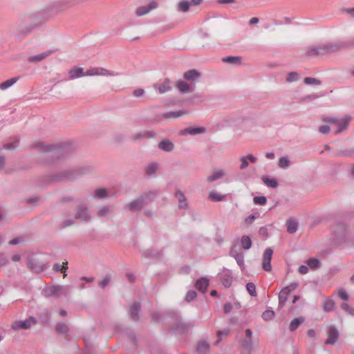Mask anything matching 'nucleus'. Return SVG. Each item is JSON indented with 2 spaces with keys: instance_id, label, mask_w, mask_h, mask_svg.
Wrapping results in <instances>:
<instances>
[{
  "instance_id": "25",
  "label": "nucleus",
  "mask_w": 354,
  "mask_h": 354,
  "mask_svg": "<svg viewBox=\"0 0 354 354\" xmlns=\"http://www.w3.org/2000/svg\"><path fill=\"white\" fill-rule=\"evenodd\" d=\"M307 265L312 269L317 268L320 266V261L319 259L315 258L309 259L306 261Z\"/></svg>"
},
{
  "instance_id": "29",
  "label": "nucleus",
  "mask_w": 354,
  "mask_h": 354,
  "mask_svg": "<svg viewBox=\"0 0 354 354\" xmlns=\"http://www.w3.org/2000/svg\"><path fill=\"white\" fill-rule=\"evenodd\" d=\"M77 217L82 220H86L88 218L86 208H80L77 212Z\"/></svg>"
},
{
  "instance_id": "49",
  "label": "nucleus",
  "mask_w": 354,
  "mask_h": 354,
  "mask_svg": "<svg viewBox=\"0 0 354 354\" xmlns=\"http://www.w3.org/2000/svg\"><path fill=\"white\" fill-rule=\"evenodd\" d=\"M144 93H145V91L142 88H138V89L134 90V91H133V95L136 97H140V96L143 95Z\"/></svg>"
},
{
  "instance_id": "9",
  "label": "nucleus",
  "mask_w": 354,
  "mask_h": 354,
  "mask_svg": "<svg viewBox=\"0 0 354 354\" xmlns=\"http://www.w3.org/2000/svg\"><path fill=\"white\" fill-rule=\"evenodd\" d=\"M144 203V200L142 198H139L131 202L127 205L129 209L131 211H136L141 209Z\"/></svg>"
},
{
  "instance_id": "54",
  "label": "nucleus",
  "mask_w": 354,
  "mask_h": 354,
  "mask_svg": "<svg viewBox=\"0 0 354 354\" xmlns=\"http://www.w3.org/2000/svg\"><path fill=\"white\" fill-rule=\"evenodd\" d=\"M259 234L263 236L268 235V230L266 227H261L259 231Z\"/></svg>"
},
{
  "instance_id": "57",
  "label": "nucleus",
  "mask_w": 354,
  "mask_h": 354,
  "mask_svg": "<svg viewBox=\"0 0 354 354\" xmlns=\"http://www.w3.org/2000/svg\"><path fill=\"white\" fill-rule=\"evenodd\" d=\"M229 333L228 330H218L217 332V335L220 337L221 335H227Z\"/></svg>"
},
{
  "instance_id": "17",
  "label": "nucleus",
  "mask_w": 354,
  "mask_h": 354,
  "mask_svg": "<svg viewBox=\"0 0 354 354\" xmlns=\"http://www.w3.org/2000/svg\"><path fill=\"white\" fill-rule=\"evenodd\" d=\"M183 77L187 80H194L200 77V73L196 70H189L184 73Z\"/></svg>"
},
{
  "instance_id": "4",
  "label": "nucleus",
  "mask_w": 354,
  "mask_h": 354,
  "mask_svg": "<svg viewBox=\"0 0 354 354\" xmlns=\"http://www.w3.org/2000/svg\"><path fill=\"white\" fill-rule=\"evenodd\" d=\"M298 284L297 283H292L280 291L279 294V305H283L285 304L287 301L289 293L295 290Z\"/></svg>"
},
{
  "instance_id": "59",
  "label": "nucleus",
  "mask_w": 354,
  "mask_h": 354,
  "mask_svg": "<svg viewBox=\"0 0 354 354\" xmlns=\"http://www.w3.org/2000/svg\"><path fill=\"white\" fill-rule=\"evenodd\" d=\"M259 22V19L257 17H252L250 20V24L251 25L257 24Z\"/></svg>"
},
{
  "instance_id": "62",
  "label": "nucleus",
  "mask_w": 354,
  "mask_h": 354,
  "mask_svg": "<svg viewBox=\"0 0 354 354\" xmlns=\"http://www.w3.org/2000/svg\"><path fill=\"white\" fill-rule=\"evenodd\" d=\"M203 0H192L191 4L198 5L202 2Z\"/></svg>"
},
{
  "instance_id": "20",
  "label": "nucleus",
  "mask_w": 354,
  "mask_h": 354,
  "mask_svg": "<svg viewBox=\"0 0 354 354\" xmlns=\"http://www.w3.org/2000/svg\"><path fill=\"white\" fill-rule=\"evenodd\" d=\"M222 61L228 64H241V57H239L228 56L222 58Z\"/></svg>"
},
{
  "instance_id": "64",
  "label": "nucleus",
  "mask_w": 354,
  "mask_h": 354,
  "mask_svg": "<svg viewBox=\"0 0 354 354\" xmlns=\"http://www.w3.org/2000/svg\"><path fill=\"white\" fill-rule=\"evenodd\" d=\"M346 12L350 14L352 17H354V8L346 10Z\"/></svg>"
},
{
  "instance_id": "45",
  "label": "nucleus",
  "mask_w": 354,
  "mask_h": 354,
  "mask_svg": "<svg viewBox=\"0 0 354 354\" xmlns=\"http://www.w3.org/2000/svg\"><path fill=\"white\" fill-rule=\"evenodd\" d=\"M208 348H209V345L205 342H201L198 344V349L199 351H205Z\"/></svg>"
},
{
  "instance_id": "39",
  "label": "nucleus",
  "mask_w": 354,
  "mask_h": 354,
  "mask_svg": "<svg viewBox=\"0 0 354 354\" xmlns=\"http://www.w3.org/2000/svg\"><path fill=\"white\" fill-rule=\"evenodd\" d=\"M304 82L306 84H320V81L313 77H306Z\"/></svg>"
},
{
  "instance_id": "15",
  "label": "nucleus",
  "mask_w": 354,
  "mask_h": 354,
  "mask_svg": "<svg viewBox=\"0 0 354 354\" xmlns=\"http://www.w3.org/2000/svg\"><path fill=\"white\" fill-rule=\"evenodd\" d=\"M225 175V172L222 169L215 170L213 174L207 178V180L209 183L216 180L222 178Z\"/></svg>"
},
{
  "instance_id": "44",
  "label": "nucleus",
  "mask_w": 354,
  "mask_h": 354,
  "mask_svg": "<svg viewBox=\"0 0 354 354\" xmlns=\"http://www.w3.org/2000/svg\"><path fill=\"white\" fill-rule=\"evenodd\" d=\"M338 295L343 300H347L348 298L346 292L344 289H340L338 290Z\"/></svg>"
},
{
  "instance_id": "37",
  "label": "nucleus",
  "mask_w": 354,
  "mask_h": 354,
  "mask_svg": "<svg viewBox=\"0 0 354 354\" xmlns=\"http://www.w3.org/2000/svg\"><path fill=\"white\" fill-rule=\"evenodd\" d=\"M247 290L252 296H256V287L253 283H248L246 286Z\"/></svg>"
},
{
  "instance_id": "23",
  "label": "nucleus",
  "mask_w": 354,
  "mask_h": 354,
  "mask_svg": "<svg viewBox=\"0 0 354 354\" xmlns=\"http://www.w3.org/2000/svg\"><path fill=\"white\" fill-rule=\"evenodd\" d=\"M205 129L203 127H198V128H192V129H187L184 131L183 134H197V133H201L205 132Z\"/></svg>"
},
{
  "instance_id": "19",
  "label": "nucleus",
  "mask_w": 354,
  "mask_h": 354,
  "mask_svg": "<svg viewBox=\"0 0 354 354\" xmlns=\"http://www.w3.org/2000/svg\"><path fill=\"white\" fill-rule=\"evenodd\" d=\"M176 197L178 201V205L180 208H185L187 207V203L183 194L181 192H176L175 194Z\"/></svg>"
},
{
  "instance_id": "6",
  "label": "nucleus",
  "mask_w": 354,
  "mask_h": 354,
  "mask_svg": "<svg viewBox=\"0 0 354 354\" xmlns=\"http://www.w3.org/2000/svg\"><path fill=\"white\" fill-rule=\"evenodd\" d=\"M272 253L273 251L270 248H267L263 253L262 267L266 271H270L272 270L270 261L272 259Z\"/></svg>"
},
{
  "instance_id": "27",
  "label": "nucleus",
  "mask_w": 354,
  "mask_h": 354,
  "mask_svg": "<svg viewBox=\"0 0 354 354\" xmlns=\"http://www.w3.org/2000/svg\"><path fill=\"white\" fill-rule=\"evenodd\" d=\"M335 307V302L330 299H326L323 303V308L325 311H330Z\"/></svg>"
},
{
  "instance_id": "26",
  "label": "nucleus",
  "mask_w": 354,
  "mask_h": 354,
  "mask_svg": "<svg viewBox=\"0 0 354 354\" xmlns=\"http://www.w3.org/2000/svg\"><path fill=\"white\" fill-rule=\"evenodd\" d=\"M278 165L281 169H286L290 166V160L287 157H281L279 159Z\"/></svg>"
},
{
  "instance_id": "3",
  "label": "nucleus",
  "mask_w": 354,
  "mask_h": 354,
  "mask_svg": "<svg viewBox=\"0 0 354 354\" xmlns=\"http://www.w3.org/2000/svg\"><path fill=\"white\" fill-rule=\"evenodd\" d=\"M342 46L343 45L338 42L327 43L319 46L317 49H315V52H312L311 54L319 55L333 53L339 50Z\"/></svg>"
},
{
  "instance_id": "58",
  "label": "nucleus",
  "mask_w": 354,
  "mask_h": 354,
  "mask_svg": "<svg viewBox=\"0 0 354 354\" xmlns=\"http://www.w3.org/2000/svg\"><path fill=\"white\" fill-rule=\"evenodd\" d=\"M53 268L54 271L59 272V271H60L61 265L59 263H55L53 265Z\"/></svg>"
},
{
  "instance_id": "35",
  "label": "nucleus",
  "mask_w": 354,
  "mask_h": 354,
  "mask_svg": "<svg viewBox=\"0 0 354 354\" xmlns=\"http://www.w3.org/2000/svg\"><path fill=\"white\" fill-rule=\"evenodd\" d=\"M184 114L183 112L181 111H173V112H169L166 113L165 116L168 118H178Z\"/></svg>"
},
{
  "instance_id": "16",
  "label": "nucleus",
  "mask_w": 354,
  "mask_h": 354,
  "mask_svg": "<svg viewBox=\"0 0 354 354\" xmlns=\"http://www.w3.org/2000/svg\"><path fill=\"white\" fill-rule=\"evenodd\" d=\"M19 80V77H12L6 81L0 84V89L1 90H6L8 88L11 87L14 84H15Z\"/></svg>"
},
{
  "instance_id": "2",
  "label": "nucleus",
  "mask_w": 354,
  "mask_h": 354,
  "mask_svg": "<svg viewBox=\"0 0 354 354\" xmlns=\"http://www.w3.org/2000/svg\"><path fill=\"white\" fill-rule=\"evenodd\" d=\"M349 120L350 119L348 117H345L342 119L328 118L324 119V122L329 124L330 131L334 133L337 134L346 129L348 125Z\"/></svg>"
},
{
  "instance_id": "8",
  "label": "nucleus",
  "mask_w": 354,
  "mask_h": 354,
  "mask_svg": "<svg viewBox=\"0 0 354 354\" xmlns=\"http://www.w3.org/2000/svg\"><path fill=\"white\" fill-rule=\"evenodd\" d=\"M337 339L338 331L334 327H331L328 332V337L326 340V344H333L337 342Z\"/></svg>"
},
{
  "instance_id": "53",
  "label": "nucleus",
  "mask_w": 354,
  "mask_h": 354,
  "mask_svg": "<svg viewBox=\"0 0 354 354\" xmlns=\"http://www.w3.org/2000/svg\"><path fill=\"white\" fill-rule=\"evenodd\" d=\"M231 281H232L231 278H229V277H228V278H227V279H224V280L223 281V284L225 287H229V286H230V284H231Z\"/></svg>"
},
{
  "instance_id": "34",
  "label": "nucleus",
  "mask_w": 354,
  "mask_h": 354,
  "mask_svg": "<svg viewBox=\"0 0 354 354\" xmlns=\"http://www.w3.org/2000/svg\"><path fill=\"white\" fill-rule=\"evenodd\" d=\"M158 169V165L156 163H151L149 165L146 169V172L149 175H151L155 173Z\"/></svg>"
},
{
  "instance_id": "55",
  "label": "nucleus",
  "mask_w": 354,
  "mask_h": 354,
  "mask_svg": "<svg viewBox=\"0 0 354 354\" xmlns=\"http://www.w3.org/2000/svg\"><path fill=\"white\" fill-rule=\"evenodd\" d=\"M217 2L218 3H233L235 0H218Z\"/></svg>"
},
{
  "instance_id": "47",
  "label": "nucleus",
  "mask_w": 354,
  "mask_h": 354,
  "mask_svg": "<svg viewBox=\"0 0 354 354\" xmlns=\"http://www.w3.org/2000/svg\"><path fill=\"white\" fill-rule=\"evenodd\" d=\"M110 281L109 277H105L100 283L99 285L102 288H104Z\"/></svg>"
},
{
  "instance_id": "61",
  "label": "nucleus",
  "mask_w": 354,
  "mask_h": 354,
  "mask_svg": "<svg viewBox=\"0 0 354 354\" xmlns=\"http://www.w3.org/2000/svg\"><path fill=\"white\" fill-rule=\"evenodd\" d=\"M19 243V239H12V241H10L9 242V244H10V245H16V244H18Z\"/></svg>"
},
{
  "instance_id": "10",
  "label": "nucleus",
  "mask_w": 354,
  "mask_h": 354,
  "mask_svg": "<svg viewBox=\"0 0 354 354\" xmlns=\"http://www.w3.org/2000/svg\"><path fill=\"white\" fill-rule=\"evenodd\" d=\"M159 93L162 94L171 89L170 82L169 80H165L162 83L155 86Z\"/></svg>"
},
{
  "instance_id": "50",
  "label": "nucleus",
  "mask_w": 354,
  "mask_h": 354,
  "mask_svg": "<svg viewBox=\"0 0 354 354\" xmlns=\"http://www.w3.org/2000/svg\"><path fill=\"white\" fill-rule=\"evenodd\" d=\"M298 271L300 274H305L308 272V268L304 265H302L299 268Z\"/></svg>"
},
{
  "instance_id": "56",
  "label": "nucleus",
  "mask_w": 354,
  "mask_h": 354,
  "mask_svg": "<svg viewBox=\"0 0 354 354\" xmlns=\"http://www.w3.org/2000/svg\"><path fill=\"white\" fill-rule=\"evenodd\" d=\"M62 290V287L59 286H55L52 288L51 291L53 293H57Z\"/></svg>"
},
{
  "instance_id": "40",
  "label": "nucleus",
  "mask_w": 354,
  "mask_h": 354,
  "mask_svg": "<svg viewBox=\"0 0 354 354\" xmlns=\"http://www.w3.org/2000/svg\"><path fill=\"white\" fill-rule=\"evenodd\" d=\"M319 131L320 133H323V134H326L328 133L329 131H330V125L329 124L326 123V124H324V125H322V126H320L319 127Z\"/></svg>"
},
{
  "instance_id": "33",
  "label": "nucleus",
  "mask_w": 354,
  "mask_h": 354,
  "mask_svg": "<svg viewBox=\"0 0 354 354\" xmlns=\"http://www.w3.org/2000/svg\"><path fill=\"white\" fill-rule=\"evenodd\" d=\"M107 196V192L106 189L100 188L97 189L95 191V196L98 198H104Z\"/></svg>"
},
{
  "instance_id": "51",
  "label": "nucleus",
  "mask_w": 354,
  "mask_h": 354,
  "mask_svg": "<svg viewBox=\"0 0 354 354\" xmlns=\"http://www.w3.org/2000/svg\"><path fill=\"white\" fill-rule=\"evenodd\" d=\"M232 305L230 303H227L224 305L223 310L225 313H227L232 310Z\"/></svg>"
},
{
  "instance_id": "60",
  "label": "nucleus",
  "mask_w": 354,
  "mask_h": 354,
  "mask_svg": "<svg viewBox=\"0 0 354 354\" xmlns=\"http://www.w3.org/2000/svg\"><path fill=\"white\" fill-rule=\"evenodd\" d=\"M266 157L268 159H274L275 156L274 153L272 152H269L266 154Z\"/></svg>"
},
{
  "instance_id": "11",
  "label": "nucleus",
  "mask_w": 354,
  "mask_h": 354,
  "mask_svg": "<svg viewBox=\"0 0 354 354\" xmlns=\"http://www.w3.org/2000/svg\"><path fill=\"white\" fill-rule=\"evenodd\" d=\"M287 231L290 234H293L297 230L298 222L295 218H289L286 221Z\"/></svg>"
},
{
  "instance_id": "14",
  "label": "nucleus",
  "mask_w": 354,
  "mask_h": 354,
  "mask_svg": "<svg viewBox=\"0 0 354 354\" xmlns=\"http://www.w3.org/2000/svg\"><path fill=\"white\" fill-rule=\"evenodd\" d=\"M256 158L253 156L252 155H248L247 156H243L241 158V165L240 166L241 169H243L246 168L248 165V161H250L251 162H256Z\"/></svg>"
},
{
  "instance_id": "36",
  "label": "nucleus",
  "mask_w": 354,
  "mask_h": 354,
  "mask_svg": "<svg viewBox=\"0 0 354 354\" xmlns=\"http://www.w3.org/2000/svg\"><path fill=\"white\" fill-rule=\"evenodd\" d=\"M253 201L255 204L263 205L266 203L267 199L265 196H255Z\"/></svg>"
},
{
  "instance_id": "24",
  "label": "nucleus",
  "mask_w": 354,
  "mask_h": 354,
  "mask_svg": "<svg viewBox=\"0 0 354 354\" xmlns=\"http://www.w3.org/2000/svg\"><path fill=\"white\" fill-rule=\"evenodd\" d=\"M177 88L178 90L183 93H189L191 92L190 86L188 84L185 82H179L177 84Z\"/></svg>"
},
{
  "instance_id": "12",
  "label": "nucleus",
  "mask_w": 354,
  "mask_h": 354,
  "mask_svg": "<svg viewBox=\"0 0 354 354\" xmlns=\"http://www.w3.org/2000/svg\"><path fill=\"white\" fill-rule=\"evenodd\" d=\"M53 53V52L52 50H49L47 52L42 53L36 56L30 57L28 58V61L30 62H40L44 59H46L47 57L50 56Z\"/></svg>"
},
{
  "instance_id": "18",
  "label": "nucleus",
  "mask_w": 354,
  "mask_h": 354,
  "mask_svg": "<svg viewBox=\"0 0 354 354\" xmlns=\"http://www.w3.org/2000/svg\"><path fill=\"white\" fill-rule=\"evenodd\" d=\"M159 147L163 151H171L174 148V144L169 140H163L160 142Z\"/></svg>"
},
{
  "instance_id": "32",
  "label": "nucleus",
  "mask_w": 354,
  "mask_h": 354,
  "mask_svg": "<svg viewBox=\"0 0 354 354\" xmlns=\"http://www.w3.org/2000/svg\"><path fill=\"white\" fill-rule=\"evenodd\" d=\"M190 5L191 3H189V2L186 1H180L178 3V8L180 10L183 12H187L189 8Z\"/></svg>"
},
{
  "instance_id": "52",
  "label": "nucleus",
  "mask_w": 354,
  "mask_h": 354,
  "mask_svg": "<svg viewBox=\"0 0 354 354\" xmlns=\"http://www.w3.org/2000/svg\"><path fill=\"white\" fill-rule=\"evenodd\" d=\"M68 269V261L63 262V264L61 266L60 272L62 273H65L66 270Z\"/></svg>"
},
{
  "instance_id": "28",
  "label": "nucleus",
  "mask_w": 354,
  "mask_h": 354,
  "mask_svg": "<svg viewBox=\"0 0 354 354\" xmlns=\"http://www.w3.org/2000/svg\"><path fill=\"white\" fill-rule=\"evenodd\" d=\"M140 308V306L138 303H135L131 306V315L133 319L137 318Z\"/></svg>"
},
{
  "instance_id": "22",
  "label": "nucleus",
  "mask_w": 354,
  "mask_h": 354,
  "mask_svg": "<svg viewBox=\"0 0 354 354\" xmlns=\"http://www.w3.org/2000/svg\"><path fill=\"white\" fill-rule=\"evenodd\" d=\"M241 243L243 249L248 250L251 247L252 241L249 236H243L241 239Z\"/></svg>"
},
{
  "instance_id": "46",
  "label": "nucleus",
  "mask_w": 354,
  "mask_h": 354,
  "mask_svg": "<svg viewBox=\"0 0 354 354\" xmlns=\"http://www.w3.org/2000/svg\"><path fill=\"white\" fill-rule=\"evenodd\" d=\"M57 331L61 333H64L67 331V326L65 324H59L56 327Z\"/></svg>"
},
{
  "instance_id": "7",
  "label": "nucleus",
  "mask_w": 354,
  "mask_h": 354,
  "mask_svg": "<svg viewBox=\"0 0 354 354\" xmlns=\"http://www.w3.org/2000/svg\"><path fill=\"white\" fill-rule=\"evenodd\" d=\"M35 324L34 319L30 318L25 321L16 322L12 325V328L15 330L18 329H28L30 328L32 325Z\"/></svg>"
},
{
  "instance_id": "41",
  "label": "nucleus",
  "mask_w": 354,
  "mask_h": 354,
  "mask_svg": "<svg viewBox=\"0 0 354 354\" xmlns=\"http://www.w3.org/2000/svg\"><path fill=\"white\" fill-rule=\"evenodd\" d=\"M259 216V213H257V214H252L251 215H250L249 216H248L245 219V223L247 224V225H250L251 224L256 218H257L258 216Z\"/></svg>"
},
{
  "instance_id": "30",
  "label": "nucleus",
  "mask_w": 354,
  "mask_h": 354,
  "mask_svg": "<svg viewBox=\"0 0 354 354\" xmlns=\"http://www.w3.org/2000/svg\"><path fill=\"white\" fill-rule=\"evenodd\" d=\"M209 198L212 201H221L223 200L224 196L218 193L210 192L209 194Z\"/></svg>"
},
{
  "instance_id": "48",
  "label": "nucleus",
  "mask_w": 354,
  "mask_h": 354,
  "mask_svg": "<svg viewBox=\"0 0 354 354\" xmlns=\"http://www.w3.org/2000/svg\"><path fill=\"white\" fill-rule=\"evenodd\" d=\"M109 212V209L108 207H104L102 208H101L99 212H98V215L100 216H105L108 214V212Z\"/></svg>"
},
{
  "instance_id": "21",
  "label": "nucleus",
  "mask_w": 354,
  "mask_h": 354,
  "mask_svg": "<svg viewBox=\"0 0 354 354\" xmlns=\"http://www.w3.org/2000/svg\"><path fill=\"white\" fill-rule=\"evenodd\" d=\"M304 321V318H295L290 324L289 329L292 331L295 330L298 326Z\"/></svg>"
},
{
  "instance_id": "38",
  "label": "nucleus",
  "mask_w": 354,
  "mask_h": 354,
  "mask_svg": "<svg viewBox=\"0 0 354 354\" xmlns=\"http://www.w3.org/2000/svg\"><path fill=\"white\" fill-rule=\"evenodd\" d=\"M196 297V292L194 290L188 291L186 296L185 300L188 302L192 301Z\"/></svg>"
},
{
  "instance_id": "5",
  "label": "nucleus",
  "mask_w": 354,
  "mask_h": 354,
  "mask_svg": "<svg viewBox=\"0 0 354 354\" xmlns=\"http://www.w3.org/2000/svg\"><path fill=\"white\" fill-rule=\"evenodd\" d=\"M158 7V3L156 1H151L147 6H140L136 10V15L138 17H142L148 14L151 10L156 9Z\"/></svg>"
},
{
  "instance_id": "63",
  "label": "nucleus",
  "mask_w": 354,
  "mask_h": 354,
  "mask_svg": "<svg viewBox=\"0 0 354 354\" xmlns=\"http://www.w3.org/2000/svg\"><path fill=\"white\" fill-rule=\"evenodd\" d=\"M245 335L247 337L250 338L252 336V331L250 329H247L245 330Z\"/></svg>"
},
{
  "instance_id": "31",
  "label": "nucleus",
  "mask_w": 354,
  "mask_h": 354,
  "mask_svg": "<svg viewBox=\"0 0 354 354\" xmlns=\"http://www.w3.org/2000/svg\"><path fill=\"white\" fill-rule=\"evenodd\" d=\"M264 183L271 187H276L277 186V182L275 179L269 178H263Z\"/></svg>"
},
{
  "instance_id": "1",
  "label": "nucleus",
  "mask_w": 354,
  "mask_h": 354,
  "mask_svg": "<svg viewBox=\"0 0 354 354\" xmlns=\"http://www.w3.org/2000/svg\"><path fill=\"white\" fill-rule=\"evenodd\" d=\"M68 80H72L83 76H109L113 75V73L100 67L91 68L84 72L83 68L74 66L68 71Z\"/></svg>"
},
{
  "instance_id": "43",
  "label": "nucleus",
  "mask_w": 354,
  "mask_h": 354,
  "mask_svg": "<svg viewBox=\"0 0 354 354\" xmlns=\"http://www.w3.org/2000/svg\"><path fill=\"white\" fill-rule=\"evenodd\" d=\"M298 79V74L295 72H291L288 74V76L287 77V81L288 82H292L294 81H296Z\"/></svg>"
},
{
  "instance_id": "42",
  "label": "nucleus",
  "mask_w": 354,
  "mask_h": 354,
  "mask_svg": "<svg viewBox=\"0 0 354 354\" xmlns=\"http://www.w3.org/2000/svg\"><path fill=\"white\" fill-rule=\"evenodd\" d=\"M274 311L272 310H266L263 313V318L265 319V320H268V319H271L273 317H274Z\"/></svg>"
},
{
  "instance_id": "13",
  "label": "nucleus",
  "mask_w": 354,
  "mask_h": 354,
  "mask_svg": "<svg viewBox=\"0 0 354 354\" xmlns=\"http://www.w3.org/2000/svg\"><path fill=\"white\" fill-rule=\"evenodd\" d=\"M209 286V281L206 278H201L196 281V286L201 292H204L206 291L207 286Z\"/></svg>"
}]
</instances>
